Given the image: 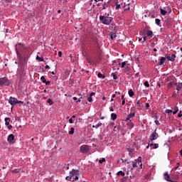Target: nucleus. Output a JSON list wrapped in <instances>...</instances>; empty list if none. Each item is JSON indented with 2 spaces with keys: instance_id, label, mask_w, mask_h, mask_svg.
<instances>
[{
  "instance_id": "nucleus-45",
  "label": "nucleus",
  "mask_w": 182,
  "mask_h": 182,
  "mask_svg": "<svg viewBox=\"0 0 182 182\" xmlns=\"http://www.w3.org/2000/svg\"><path fill=\"white\" fill-rule=\"evenodd\" d=\"M119 8H121V5L120 4H117L115 6V9H119Z\"/></svg>"
},
{
  "instance_id": "nucleus-12",
  "label": "nucleus",
  "mask_w": 182,
  "mask_h": 182,
  "mask_svg": "<svg viewBox=\"0 0 182 182\" xmlns=\"http://www.w3.org/2000/svg\"><path fill=\"white\" fill-rule=\"evenodd\" d=\"M149 146L150 147H152L151 148V149H156L159 148V144H153V143H149Z\"/></svg>"
},
{
  "instance_id": "nucleus-56",
  "label": "nucleus",
  "mask_w": 182,
  "mask_h": 182,
  "mask_svg": "<svg viewBox=\"0 0 182 182\" xmlns=\"http://www.w3.org/2000/svg\"><path fill=\"white\" fill-rule=\"evenodd\" d=\"M107 6H106V4H103V6H102V9H106Z\"/></svg>"
},
{
  "instance_id": "nucleus-9",
  "label": "nucleus",
  "mask_w": 182,
  "mask_h": 182,
  "mask_svg": "<svg viewBox=\"0 0 182 182\" xmlns=\"http://www.w3.org/2000/svg\"><path fill=\"white\" fill-rule=\"evenodd\" d=\"M136 114L135 113H130L127 115L125 122H128V120H131L133 117H135Z\"/></svg>"
},
{
  "instance_id": "nucleus-8",
  "label": "nucleus",
  "mask_w": 182,
  "mask_h": 182,
  "mask_svg": "<svg viewBox=\"0 0 182 182\" xmlns=\"http://www.w3.org/2000/svg\"><path fill=\"white\" fill-rule=\"evenodd\" d=\"M176 58V54H172L171 55H166V59H167L171 62H174Z\"/></svg>"
},
{
  "instance_id": "nucleus-34",
  "label": "nucleus",
  "mask_w": 182,
  "mask_h": 182,
  "mask_svg": "<svg viewBox=\"0 0 182 182\" xmlns=\"http://www.w3.org/2000/svg\"><path fill=\"white\" fill-rule=\"evenodd\" d=\"M111 76L113 77V79H114V80H117V79H118V77H117V76L116 75L115 73H112V74H111Z\"/></svg>"
},
{
  "instance_id": "nucleus-53",
  "label": "nucleus",
  "mask_w": 182,
  "mask_h": 182,
  "mask_svg": "<svg viewBox=\"0 0 182 182\" xmlns=\"http://www.w3.org/2000/svg\"><path fill=\"white\" fill-rule=\"evenodd\" d=\"M58 55H59V57L62 56V51H58Z\"/></svg>"
},
{
  "instance_id": "nucleus-24",
  "label": "nucleus",
  "mask_w": 182,
  "mask_h": 182,
  "mask_svg": "<svg viewBox=\"0 0 182 182\" xmlns=\"http://www.w3.org/2000/svg\"><path fill=\"white\" fill-rule=\"evenodd\" d=\"M160 11H161V16H166V14H167V11L166 10L161 9Z\"/></svg>"
},
{
  "instance_id": "nucleus-48",
  "label": "nucleus",
  "mask_w": 182,
  "mask_h": 182,
  "mask_svg": "<svg viewBox=\"0 0 182 182\" xmlns=\"http://www.w3.org/2000/svg\"><path fill=\"white\" fill-rule=\"evenodd\" d=\"M136 104L138 105L139 107H141V102H140V100H138Z\"/></svg>"
},
{
  "instance_id": "nucleus-38",
  "label": "nucleus",
  "mask_w": 182,
  "mask_h": 182,
  "mask_svg": "<svg viewBox=\"0 0 182 182\" xmlns=\"http://www.w3.org/2000/svg\"><path fill=\"white\" fill-rule=\"evenodd\" d=\"M151 17L152 18H156V14H155L154 12H152V13L151 14Z\"/></svg>"
},
{
  "instance_id": "nucleus-10",
  "label": "nucleus",
  "mask_w": 182,
  "mask_h": 182,
  "mask_svg": "<svg viewBox=\"0 0 182 182\" xmlns=\"http://www.w3.org/2000/svg\"><path fill=\"white\" fill-rule=\"evenodd\" d=\"M134 127V124L129 120V122L127 123V129L132 130Z\"/></svg>"
},
{
  "instance_id": "nucleus-22",
  "label": "nucleus",
  "mask_w": 182,
  "mask_h": 182,
  "mask_svg": "<svg viewBox=\"0 0 182 182\" xmlns=\"http://www.w3.org/2000/svg\"><path fill=\"white\" fill-rule=\"evenodd\" d=\"M128 94H129V97H132L134 95V92L133 90H132V89L129 90Z\"/></svg>"
},
{
  "instance_id": "nucleus-1",
  "label": "nucleus",
  "mask_w": 182,
  "mask_h": 182,
  "mask_svg": "<svg viewBox=\"0 0 182 182\" xmlns=\"http://www.w3.org/2000/svg\"><path fill=\"white\" fill-rule=\"evenodd\" d=\"M79 171L77 169H73V171L70 172L69 176L66 177L65 179L72 182L77 181L79 179Z\"/></svg>"
},
{
  "instance_id": "nucleus-39",
  "label": "nucleus",
  "mask_w": 182,
  "mask_h": 182,
  "mask_svg": "<svg viewBox=\"0 0 182 182\" xmlns=\"http://www.w3.org/2000/svg\"><path fill=\"white\" fill-rule=\"evenodd\" d=\"M36 60H40V61H41V62L43 61V58H41V57H38V55H37V57H36Z\"/></svg>"
},
{
  "instance_id": "nucleus-2",
  "label": "nucleus",
  "mask_w": 182,
  "mask_h": 182,
  "mask_svg": "<svg viewBox=\"0 0 182 182\" xmlns=\"http://www.w3.org/2000/svg\"><path fill=\"white\" fill-rule=\"evenodd\" d=\"M100 21L103 25L109 26L113 21V18L109 16V15L107 16H100Z\"/></svg>"
},
{
  "instance_id": "nucleus-17",
  "label": "nucleus",
  "mask_w": 182,
  "mask_h": 182,
  "mask_svg": "<svg viewBox=\"0 0 182 182\" xmlns=\"http://www.w3.org/2000/svg\"><path fill=\"white\" fill-rule=\"evenodd\" d=\"M146 36L147 37H152L153 36V31L151 30H148L146 31Z\"/></svg>"
},
{
  "instance_id": "nucleus-4",
  "label": "nucleus",
  "mask_w": 182,
  "mask_h": 182,
  "mask_svg": "<svg viewBox=\"0 0 182 182\" xmlns=\"http://www.w3.org/2000/svg\"><path fill=\"white\" fill-rule=\"evenodd\" d=\"M156 129H156L154 132L149 136V140L151 141V142H153L159 137V134L158 133H156Z\"/></svg>"
},
{
  "instance_id": "nucleus-15",
  "label": "nucleus",
  "mask_w": 182,
  "mask_h": 182,
  "mask_svg": "<svg viewBox=\"0 0 182 182\" xmlns=\"http://www.w3.org/2000/svg\"><path fill=\"white\" fill-rule=\"evenodd\" d=\"M164 178L168 182L171 181L170 176H169L168 172H165V173H164Z\"/></svg>"
},
{
  "instance_id": "nucleus-13",
  "label": "nucleus",
  "mask_w": 182,
  "mask_h": 182,
  "mask_svg": "<svg viewBox=\"0 0 182 182\" xmlns=\"http://www.w3.org/2000/svg\"><path fill=\"white\" fill-rule=\"evenodd\" d=\"M176 85H177V87H176V90H177L176 95H178L179 91L182 89V84L178 83Z\"/></svg>"
},
{
  "instance_id": "nucleus-63",
  "label": "nucleus",
  "mask_w": 182,
  "mask_h": 182,
  "mask_svg": "<svg viewBox=\"0 0 182 182\" xmlns=\"http://www.w3.org/2000/svg\"><path fill=\"white\" fill-rule=\"evenodd\" d=\"M45 68L46 69H50V67H49V65H46Z\"/></svg>"
},
{
  "instance_id": "nucleus-25",
  "label": "nucleus",
  "mask_w": 182,
  "mask_h": 182,
  "mask_svg": "<svg viewBox=\"0 0 182 182\" xmlns=\"http://www.w3.org/2000/svg\"><path fill=\"white\" fill-rule=\"evenodd\" d=\"M125 176V172H122V171H119V172H117V176Z\"/></svg>"
},
{
  "instance_id": "nucleus-16",
  "label": "nucleus",
  "mask_w": 182,
  "mask_h": 182,
  "mask_svg": "<svg viewBox=\"0 0 182 182\" xmlns=\"http://www.w3.org/2000/svg\"><path fill=\"white\" fill-rule=\"evenodd\" d=\"M4 120H5V125L6 126H9L10 122H11V119L9 117H6L4 119Z\"/></svg>"
},
{
  "instance_id": "nucleus-31",
  "label": "nucleus",
  "mask_w": 182,
  "mask_h": 182,
  "mask_svg": "<svg viewBox=\"0 0 182 182\" xmlns=\"http://www.w3.org/2000/svg\"><path fill=\"white\" fill-rule=\"evenodd\" d=\"M47 102L50 105H52L53 104V102L51 99H48Z\"/></svg>"
},
{
  "instance_id": "nucleus-28",
  "label": "nucleus",
  "mask_w": 182,
  "mask_h": 182,
  "mask_svg": "<svg viewBox=\"0 0 182 182\" xmlns=\"http://www.w3.org/2000/svg\"><path fill=\"white\" fill-rule=\"evenodd\" d=\"M177 84H178L177 82H176V83L170 82V83L168 84V87H171L173 85H176Z\"/></svg>"
},
{
  "instance_id": "nucleus-57",
  "label": "nucleus",
  "mask_w": 182,
  "mask_h": 182,
  "mask_svg": "<svg viewBox=\"0 0 182 182\" xmlns=\"http://www.w3.org/2000/svg\"><path fill=\"white\" fill-rule=\"evenodd\" d=\"M125 103H126L125 100H122V105H125Z\"/></svg>"
},
{
  "instance_id": "nucleus-40",
  "label": "nucleus",
  "mask_w": 182,
  "mask_h": 182,
  "mask_svg": "<svg viewBox=\"0 0 182 182\" xmlns=\"http://www.w3.org/2000/svg\"><path fill=\"white\" fill-rule=\"evenodd\" d=\"M141 163H142L141 157L139 156V157L138 158V164H141Z\"/></svg>"
},
{
  "instance_id": "nucleus-43",
  "label": "nucleus",
  "mask_w": 182,
  "mask_h": 182,
  "mask_svg": "<svg viewBox=\"0 0 182 182\" xmlns=\"http://www.w3.org/2000/svg\"><path fill=\"white\" fill-rule=\"evenodd\" d=\"M179 165H180V163L178 162V163H177V166H175V168H173V169H174V170H177V169L179 168Z\"/></svg>"
},
{
  "instance_id": "nucleus-46",
  "label": "nucleus",
  "mask_w": 182,
  "mask_h": 182,
  "mask_svg": "<svg viewBox=\"0 0 182 182\" xmlns=\"http://www.w3.org/2000/svg\"><path fill=\"white\" fill-rule=\"evenodd\" d=\"M88 101H89L90 102H92V97L91 96H90V97H88Z\"/></svg>"
},
{
  "instance_id": "nucleus-30",
  "label": "nucleus",
  "mask_w": 182,
  "mask_h": 182,
  "mask_svg": "<svg viewBox=\"0 0 182 182\" xmlns=\"http://www.w3.org/2000/svg\"><path fill=\"white\" fill-rule=\"evenodd\" d=\"M127 63L128 61H124L123 63H122V68H124Z\"/></svg>"
},
{
  "instance_id": "nucleus-7",
  "label": "nucleus",
  "mask_w": 182,
  "mask_h": 182,
  "mask_svg": "<svg viewBox=\"0 0 182 182\" xmlns=\"http://www.w3.org/2000/svg\"><path fill=\"white\" fill-rule=\"evenodd\" d=\"M9 102L10 103L11 105L15 106L16 104H18V99L13 97H10L9 100Z\"/></svg>"
},
{
  "instance_id": "nucleus-50",
  "label": "nucleus",
  "mask_w": 182,
  "mask_h": 182,
  "mask_svg": "<svg viewBox=\"0 0 182 182\" xmlns=\"http://www.w3.org/2000/svg\"><path fill=\"white\" fill-rule=\"evenodd\" d=\"M147 40V36L143 37V42L146 41Z\"/></svg>"
},
{
  "instance_id": "nucleus-55",
  "label": "nucleus",
  "mask_w": 182,
  "mask_h": 182,
  "mask_svg": "<svg viewBox=\"0 0 182 182\" xmlns=\"http://www.w3.org/2000/svg\"><path fill=\"white\" fill-rule=\"evenodd\" d=\"M150 107V105L149 103L146 104V108L148 109Z\"/></svg>"
},
{
  "instance_id": "nucleus-14",
  "label": "nucleus",
  "mask_w": 182,
  "mask_h": 182,
  "mask_svg": "<svg viewBox=\"0 0 182 182\" xmlns=\"http://www.w3.org/2000/svg\"><path fill=\"white\" fill-rule=\"evenodd\" d=\"M166 57H161V58L160 59L159 63H158V65H164L165 60H166Z\"/></svg>"
},
{
  "instance_id": "nucleus-49",
  "label": "nucleus",
  "mask_w": 182,
  "mask_h": 182,
  "mask_svg": "<svg viewBox=\"0 0 182 182\" xmlns=\"http://www.w3.org/2000/svg\"><path fill=\"white\" fill-rule=\"evenodd\" d=\"M116 99L118 101V102H121V98L119 97H117Z\"/></svg>"
},
{
  "instance_id": "nucleus-19",
  "label": "nucleus",
  "mask_w": 182,
  "mask_h": 182,
  "mask_svg": "<svg viewBox=\"0 0 182 182\" xmlns=\"http://www.w3.org/2000/svg\"><path fill=\"white\" fill-rule=\"evenodd\" d=\"M117 118V115L114 113L111 114V119L112 120H116Z\"/></svg>"
},
{
  "instance_id": "nucleus-32",
  "label": "nucleus",
  "mask_w": 182,
  "mask_h": 182,
  "mask_svg": "<svg viewBox=\"0 0 182 182\" xmlns=\"http://www.w3.org/2000/svg\"><path fill=\"white\" fill-rule=\"evenodd\" d=\"M98 77L105 79V76L100 73H98Z\"/></svg>"
},
{
  "instance_id": "nucleus-60",
  "label": "nucleus",
  "mask_w": 182,
  "mask_h": 182,
  "mask_svg": "<svg viewBox=\"0 0 182 182\" xmlns=\"http://www.w3.org/2000/svg\"><path fill=\"white\" fill-rule=\"evenodd\" d=\"M109 112H114L113 107H109Z\"/></svg>"
},
{
  "instance_id": "nucleus-41",
  "label": "nucleus",
  "mask_w": 182,
  "mask_h": 182,
  "mask_svg": "<svg viewBox=\"0 0 182 182\" xmlns=\"http://www.w3.org/2000/svg\"><path fill=\"white\" fill-rule=\"evenodd\" d=\"M137 167V163L136 162H134L133 164H132V168H134Z\"/></svg>"
},
{
  "instance_id": "nucleus-11",
  "label": "nucleus",
  "mask_w": 182,
  "mask_h": 182,
  "mask_svg": "<svg viewBox=\"0 0 182 182\" xmlns=\"http://www.w3.org/2000/svg\"><path fill=\"white\" fill-rule=\"evenodd\" d=\"M166 26L168 28L172 25V21L171 18H167L165 21Z\"/></svg>"
},
{
  "instance_id": "nucleus-5",
  "label": "nucleus",
  "mask_w": 182,
  "mask_h": 182,
  "mask_svg": "<svg viewBox=\"0 0 182 182\" xmlns=\"http://www.w3.org/2000/svg\"><path fill=\"white\" fill-rule=\"evenodd\" d=\"M7 141L11 144H15V136L13 134H9L7 137Z\"/></svg>"
},
{
  "instance_id": "nucleus-3",
  "label": "nucleus",
  "mask_w": 182,
  "mask_h": 182,
  "mask_svg": "<svg viewBox=\"0 0 182 182\" xmlns=\"http://www.w3.org/2000/svg\"><path fill=\"white\" fill-rule=\"evenodd\" d=\"M10 84H11L10 80H9L6 77L0 78L1 86H3V85L9 86L10 85Z\"/></svg>"
},
{
  "instance_id": "nucleus-64",
  "label": "nucleus",
  "mask_w": 182,
  "mask_h": 182,
  "mask_svg": "<svg viewBox=\"0 0 182 182\" xmlns=\"http://www.w3.org/2000/svg\"><path fill=\"white\" fill-rule=\"evenodd\" d=\"M73 100H77V98L76 97H73Z\"/></svg>"
},
{
  "instance_id": "nucleus-6",
  "label": "nucleus",
  "mask_w": 182,
  "mask_h": 182,
  "mask_svg": "<svg viewBox=\"0 0 182 182\" xmlns=\"http://www.w3.org/2000/svg\"><path fill=\"white\" fill-rule=\"evenodd\" d=\"M89 151H90L89 145L84 144L80 146L81 153L86 154V153H88Z\"/></svg>"
},
{
  "instance_id": "nucleus-35",
  "label": "nucleus",
  "mask_w": 182,
  "mask_h": 182,
  "mask_svg": "<svg viewBox=\"0 0 182 182\" xmlns=\"http://www.w3.org/2000/svg\"><path fill=\"white\" fill-rule=\"evenodd\" d=\"M144 85L146 87H150V84L147 81L144 82Z\"/></svg>"
},
{
  "instance_id": "nucleus-42",
  "label": "nucleus",
  "mask_w": 182,
  "mask_h": 182,
  "mask_svg": "<svg viewBox=\"0 0 182 182\" xmlns=\"http://www.w3.org/2000/svg\"><path fill=\"white\" fill-rule=\"evenodd\" d=\"M165 112H166V113L169 114V113H172L173 111L171 109H166Z\"/></svg>"
},
{
  "instance_id": "nucleus-61",
  "label": "nucleus",
  "mask_w": 182,
  "mask_h": 182,
  "mask_svg": "<svg viewBox=\"0 0 182 182\" xmlns=\"http://www.w3.org/2000/svg\"><path fill=\"white\" fill-rule=\"evenodd\" d=\"M82 97H80V98L77 101V102H80L82 101Z\"/></svg>"
},
{
  "instance_id": "nucleus-54",
  "label": "nucleus",
  "mask_w": 182,
  "mask_h": 182,
  "mask_svg": "<svg viewBox=\"0 0 182 182\" xmlns=\"http://www.w3.org/2000/svg\"><path fill=\"white\" fill-rule=\"evenodd\" d=\"M178 112V109H177V110H176V111H173V114H176V113Z\"/></svg>"
},
{
  "instance_id": "nucleus-51",
  "label": "nucleus",
  "mask_w": 182,
  "mask_h": 182,
  "mask_svg": "<svg viewBox=\"0 0 182 182\" xmlns=\"http://www.w3.org/2000/svg\"><path fill=\"white\" fill-rule=\"evenodd\" d=\"M69 122H70V124H73V119L72 118H70V119H69Z\"/></svg>"
},
{
  "instance_id": "nucleus-26",
  "label": "nucleus",
  "mask_w": 182,
  "mask_h": 182,
  "mask_svg": "<svg viewBox=\"0 0 182 182\" xmlns=\"http://www.w3.org/2000/svg\"><path fill=\"white\" fill-rule=\"evenodd\" d=\"M75 133V129L73 127H71L70 131H69V134L73 135Z\"/></svg>"
},
{
  "instance_id": "nucleus-37",
  "label": "nucleus",
  "mask_w": 182,
  "mask_h": 182,
  "mask_svg": "<svg viewBox=\"0 0 182 182\" xmlns=\"http://www.w3.org/2000/svg\"><path fill=\"white\" fill-rule=\"evenodd\" d=\"M106 161V159L105 158H102L101 159H100V164H102L104 162Z\"/></svg>"
},
{
  "instance_id": "nucleus-18",
  "label": "nucleus",
  "mask_w": 182,
  "mask_h": 182,
  "mask_svg": "<svg viewBox=\"0 0 182 182\" xmlns=\"http://www.w3.org/2000/svg\"><path fill=\"white\" fill-rule=\"evenodd\" d=\"M117 26L112 27L111 33L117 34Z\"/></svg>"
},
{
  "instance_id": "nucleus-47",
  "label": "nucleus",
  "mask_w": 182,
  "mask_h": 182,
  "mask_svg": "<svg viewBox=\"0 0 182 182\" xmlns=\"http://www.w3.org/2000/svg\"><path fill=\"white\" fill-rule=\"evenodd\" d=\"M178 117H182V112H180L178 114Z\"/></svg>"
},
{
  "instance_id": "nucleus-59",
  "label": "nucleus",
  "mask_w": 182,
  "mask_h": 182,
  "mask_svg": "<svg viewBox=\"0 0 182 182\" xmlns=\"http://www.w3.org/2000/svg\"><path fill=\"white\" fill-rule=\"evenodd\" d=\"M95 95V92H91V94H90V97H92V96H94Z\"/></svg>"
},
{
  "instance_id": "nucleus-23",
  "label": "nucleus",
  "mask_w": 182,
  "mask_h": 182,
  "mask_svg": "<svg viewBox=\"0 0 182 182\" xmlns=\"http://www.w3.org/2000/svg\"><path fill=\"white\" fill-rule=\"evenodd\" d=\"M102 126V123H98L96 125H92V128L98 129V128H100Z\"/></svg>"
},
{
  "instance_id": "nucleus-33",
  "label": "nucleus",
  "mask_w": 182,
  "mask_h": 182,
  "mask_svg": "<svg viewBox=\"0 0 182 182\" xmlns=\"http://www.w3.org/2000/svg\"><path fill=\"white\" fill-rule=\"evenodd\" d=\"M41 80L42 81L43 83H46V79L43 76H42L41 77Z\"/></svg>"
},
{
  "instance_id": "nucleus-27",
  "label": "nucleus",
  "mask_w": 182,
  "mask_h": 182,
  "mask_svg": "<svg viewBox=\"0 0 182 182\" xmlns=\"http://www.w3.org/2000/svg\"><path fill=\"white\" fill-rule=\"evenodd\" d=\"M155 22H156V24L157 25V26H160V23H161V20L159 19V18H156L155 19Z\"/></svg>"
},
{
  "instance_id": "nucleus-36",
  "label": "nucleus",
  "mask_w": 182,
  "mask_h": 182,
  "mask_svg": "<svg viewBox=\"0 0 182 182\" xmlns=\"http://www.w3.org/2000/svg\"><path fill=\"white\" fill-rule=\"evenodd\" d=\"M155 119H156V120H155V124H156V125L159 126V125H160V123H159V122L157 120V117H156V116L155 117Z\"/></svg>"
},
{
  "instance_id": "nucleus-52",
  "label": "nucleus",
  "mask_w": 182,
  "mask_h": 182,
  "mask_svg": "<svg viewBox=\"0 0 182 182\" xmlns=\"http://www.w3.org/2000/svg\"><path fill=\"white\" fill-rule=\"evenodd\" d=\"M19 103H21V104H23V103H24V102L19 101V100H17V104H19Z\"/></svg>"
},
{
  "instance_id": "nucleus-20",
  "label": "nucleus",
  "mask_w": 182,
  "mask_h": 182,
  "mask_svg": "<svg viewBox=\"0 0 182 182\" xmlns=\"http://www.w3.org/2000/svg\"><path fill=\"white\" fill-rule=\"evenodd\" d=\"M117 37V33H111L110 34V38L114 41Z\"/></svg>"
},
{
  "instance_id": "nucleus-62",
  "label": "nucleus",
  "mask_w": 182,
  "mask_h": 182,
  "mask_svg": "<svg viewBox=\"0 0 182 182\" xmlns=\"http://www.w3.org/2000/svg\"><path fill=\"white\" fill-rule=\"evenodd\" d=\"M121 99H122V100H125L124 95H122Z\"/></svg>"
},
{
  "instance_id": "nucleus-29",
  "label": "nucleus",
  "mask_w": 182,
  "mask_h": 182,
  "mask_svg": "<svg viewBox=\"0 0 182 182\" xmlns=\"http://www.w3.org/2000/svg\"><path fill=\"white\" fill-rule=\"evenodd\" d=\"M12 172L15 173H18L21 172V169H13Z\"/></svg>"
},
{
  "instance_id": "nucleus-21",
  "label": "nucleus",
  "mask_w": 182,
  "mask_h": 182,
  "mask_svg": "<svg viewBox=\"0 0 182 182\" xmlns=\"http://www.w3.org/2000/svg\"><path fill=\"white\" fill-rule=\"evenodd\" d=\"M16 54H17V56H18V58L19 60H22V56L19 53V51L17 50V48H16Z\"/></svg>"
},
{
  "instance_id": "nucleus-44",
  "label": "nucleus",
  "mask_w": 182,
  "mask_h": 182,
  "mask_svg": "<svg viewBox=\"0 0 182 182\" xmlns=\"http://www.w3.org/2000/svg\"><path fill=\"white\" fill-rule=\"evenodd\" d=\"M13 129V126L11 124L8 125V129L11 130Z\"/></svg>"
},
{
  "instance_id": "nucleus-58",
  "label": "nucleus",
  "mask_w": 182,
  "mask_h": 182,
  "mask_svg": "<svg viewBox=\"0 0 182 182\" xmlns=\"http://www.w3.org/2000/svg\"><path fill=\"white\" fill-rule=\"evenodd\" d=\"M50 83V81H46V82H45V84H46V85H48Z\"/></svg>"
}]
</instances>
